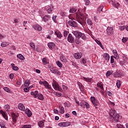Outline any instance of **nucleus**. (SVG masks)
Wrapping results in <instances>:
<instances>
[{
	"label": "nucleus",
	"instance_id": "48",
	"mask_svg": "<svg viewBox=\"0 0 128 128\" xmlns=\"http://www.w3.org/2000/svg\"><path fill=\"white\" fill-rule=\"evenodd\" d=\"M112 6L116 8H118V7L120 6V4H118V2H114V3H112Z\"/></svg>",
	"mask_w": 128,
	"mask_h": 128
},
{
	"label": "nucleus",
	"instance_id": "50",
	"mask_svg": "<svg viewBox=\"0 0 128 128\" xmlns=\"http://www.w3.org/2000/svg\"><path fill=\"white\" fill-rule=\"evenodd\" d=\"M3 90H5V92H9V94H10V90L9 89L8 87H4L3 88Z\"/></svg>",
	"mask_w": 128,
	"mask_h": 128
},
{
	"label": "nucleus",
	"instance_id": "54",
	"mask_svg": "<svg viewBox=\"0 0 128 128\" xmlns=\"http://www.w3.org/2000/svg\"><path fill=\"white\" fill-rule=\"evenodd\" d=\"M22 128H32V126L30 124L24 125Z\"/></svg>",
	"mask_w": 128,
	"mask_h": 128
},
{
	"label": "nucleus",
	"instance_id": "38",
	"mask_svg": "<svg viewBox=\"0 0 128 128\" xmlns=\"http://www.w3.org/2000/svg\"><path fill=\"white\" fill-rule=\"evenodd\" d=\"M80 62L84 64V66H86V60L85 58H82L80 61Z\"/></svg>",
	"mask_w": 128,
	"mask_h": 128
},
{
	"label": "nucleus",
	"instance_id": "5",
	"mask_svg": "<svg viewBox=\"0 0 128 128\" xmlns=\"http://www.w3.org/2000/svg\"><path fill=\"white\" fill-rule=\"evenodd\" d=\"M91 102L92 104L94 106H98V104H100V103L98 102V100L95 97L91 96L90 97Z\"/></svg>",
	"mask_w": 128,
	"mask_h": 128
},
{
	"label": "nucleus",
	"instance_id": "44",
	"mask_svg": "<svg viewBox=\"0 0 128 128\" xmlns=\"http://www.w3.org/2000/svg\"><path fill=\"white\" fill-rule=\"evenodd\" d=\"M30 46L34 50H36V46H34V43L31 42H30Z\"/></svg>",
	"mask_w": 128,
	"mask_h": 128
},
{
	"label": "nucleus",
	"instance_id": "27",
	"mask_svg": "<svg viewBox=\"0 0 128 128\" xmlns=\"http://www.w3.org/2000/svg\"><path fill=\"white\" fill-rule=\"evenodd\" d=\"M114 72V71L112 70H108L106 72V78H108L110 76H112V73Z\"/></svg>",
	"mask_w": 128,
	"mask_h": 128
},
{
	"label": "nucleus",
	"instance_id": "18",
	"mask_svg": "<svg viewBox=\"0 0 128 128\" xmlns=\"http://www.w3.org/2000/svg\"><path fill=\"white\" fill-rule=\"evenodd\" d=\"M18 108L22 112H24V110H26V107L24 106V104L20 103L18 105Z\"/></svg>",
	"mask_w": 128,
	"mask_h": 128
},
{
	"label": "nucleus",
	"instance_id": "28",
	"mask_svg": "<svg viewBox=\"0 0 128 128\" xmlns=\"http://www.w3.org/2000/svg\"><path fill=\"white\" fill-rule=\"evenodd\" d=\"M16 56L18 58H20V60H24V56H22V54H17Z\"/></svg>",
	"mask_w": 128,
	"mask_h": 128
},
{
	"label": "nucleus",
	"instance_id": "60",
	"mask_svg": "<svg viewBox=\"0 0 128 128\" xmlns=\"http://www.w3.org/2000/svg\"><path fill=\"white\" fill-rule=\"evenodd\" d=\"M52 20L54 22H56V16H54L52 18Z\"/></svg>",
	"mask_w": 128,
	"mask_h": 128
},
{
	"label": "nucleus",
	"instance_id": "56",
	"mask_svg": "<svg viewBox=\"0 0 128 128\" xmlns=\"http://www.w3.org/2000/svg\"><path fill=\"white\" fill-rule=\"evenodd\" d=\"M74 42L76 43V44H80V40L79 39H76L75 40H74Z\"/></svg>",
	"mask_w": 128,
	"mask_h": 128
},
{
	"label": "nucleus",
	"instance_id": "10",
	"mask_svg": "<svg viewBox=\"0 0 128 128\" xmlns=\"http://www.w3.org/2000/svg\"><path fill=\"white\" fill-rule=\"evenodd\" d=\"M72 33L76 36V38H80L82 34L81 32H80L79 31H73Z\"/></svg>",
	"mask_w": 128,
	"mask_h": 128
},
{
	"label": "nucleus",
	"instance_id": "12",
	"mask_svg": "<svg viewBox=\"0 0 128 128\" xmlns=\"http://www.w3.org/2000/svg\"><path fill=\"white\" fill-rule=\"evenodd\" d=\"M0 114H2V116H3L4 118V119L6 120H8V114H6V112L2 110H0Z\"/></svg>",
	"mask_w": 128,
	"mask_h": 128
},
{
	"label": "nucleus",
	"instance_id": "23",
	"mask_svg": "<svg viewBox=\"0 0 128 128\" xmlns=\"http://www.w3.org/2000/svg\"><path fill=\"white\" fill-rule=\"evenodd\" d=\"M114 78H120L122 76V74L120 72H115L114 74Z\"/></svg>",
	"mask_w": 128,
	"mask_h": 128
},
{
	"label": "nucleus",
	"instance_id": "4",
	"mask_svg": "<svg viewBox=\"0 0 128 128\" xmlns=\"http://www.w3.org/2000/svg\"><path fill=\"white\" fill-rule=\"evenodd\" d=\"M71 124L70 122H61L58 124V126H61L62 128H66V126H70Z\"/></svg>",
	"mask_w": 128,
	"mask_h": 128
},
{
	"label": "nucleus",
	"instance_id": "22",
	"mask_svg": "<svg viewBox=\"0 0 128 128\" xmlns=\"http://www.w3.org/2000/svg\"><path fill=\"white\" fill-rule=\"evenodd\" d=\"M38 126L40 128H44V120L39 121L38 122Z\"/></svg>",
	"mask_w": 128,
	"mask_h": 128
},
{
	"label": "nucleus",
	"instance_id": "7",
	"mask_svg": "<svg viewBox=\"0 0 128 128\" xmlns=\"http://www.w3.org/2000/svg\"><path fill=\"white\" fill-rule=\"evenodd\" d=\"M67 40L70 44H74V37L71 34H69L67 38Z\"/></svg>",
	"mask_w": 128,
	"mask_h": 128
},
{
	"label": "nucleus",
	"instance_id": "39",
	"mask_svg": "<svg viewBox=\"0 0 128 128\" xmlns=\"http://www.w3.org/2000/svg\"><path fill=\"white\" fill-rule=\"evenodd\" d=\"M60 60L62 61L63 62H66V57H64V56H61L60 57Z\"/></svg>",
	"mask_w": 128,
	"mask_h": 128
},
{
	"label": "nucleus",
	"instance_id": "31",
	"mask_svg": "<svg viewBox=\"0 0 128 128\" xmlns=\"http://www.w3.org/2000/svg\"><path fill=\"white\" fill-rule=\"evenodd\" d=\"M4 108L6 112H10V105L6 104L4 106Z\"/></svg>",
	"mask_w": 128,
	"mask_h": 128
},
{
	"label": "nucleus",
	"instance_id": "45",
	"mask_svg": "<svg viewBox=\"0 0 128 128\" xmlns=\"http://www.w3.org/2000/svg\"><path fill=\"white\" fill-rule=\"evenodd\" d=\"M80 38L84 40H86V35L84 33H82Z\"/></svg>",
	"mask_w": 128,
	"mask_h": 128
},
{
	"label": "nucleus",
	"instance_id": "2",
	"mask_svg": "<svg viewBox=\"0 0 128 128\" xmlns=\"http://www.w3.org/2000/svg\"><path fill=\"white\" fill-rule=\"evenodd\" d=\"M76 21L80 24H82V26H86V21L84 20L82 18H80L77 14H76Z\"/></svg>",
	"mask_w": 128,
	"mask_h": 128
},
{
	"label": "nucleus",
	"instance_id": "14",
	"mask_svg": "<svg viewBox=\"0 0 128 128\" xmlns=\"http://www.w3.org/2000/svg\"><path fill=\"white\" fill-rule=\"evenodd\" d=\"M33 28L35 30H38V32H41L42 30V26L38 25V24H34L32 26Z\"/></svg>",
	"mask_w": 128,
	"mask_h": 128
},
{
	"label": "nucleus",
	"instance_id": "35",
	"mask_svg": "<svg viewBox=\"0 0 128 128\" xmlns=\"http://www.w3.org/2000/svg\"><path fill=\"white\" fill-rule=\"evenodd\" d=\"M6 46H8V42H4L1 43V46H2V48H6Z\"/></svg>",
	"mask_w": 128,
	"mask_h": 128
},
{
	"label": "nucleus",
	"instance_id": "20",
	"mask_svg": "<svg viewBox=\"0 0 128 128\" xmlns=\"http://www.w3.org/2000/svg\"><path fill=\"white\" fill-rule=\"evenodd\" d=\"M48 46L50 50H53V48H54V46H56V44L54 42H51L48 43Z\"/></svg>",
	"mask_w": 128,
	"mask_h": 128
},
{
	"label": "nucleus",
	"instance_id": "43",
	"mask_svg": "<svg viewBox=\"0 0 128 128\" xmlns=\"http://www.w3.org/2000/svg\"><path fill=\"white\" fill-rule=\"evenodd\" d=\"M56 64H57V66L59 67V68H62V62H60L59 60H58L57 62H56Z\"/></svg>",
	"mask_w": 128,
	"mask_h": 128
},
{
	"label": "nucleus",
	"instance_id": "53",
	"mask_svg": "<svg viewBox=\"0 0 128 128\" xmlns=\"http://www.w3.org/2000/svg\"><path fill=\"white\" fill-rule=\"evenodd\" d=\"M114 56H111L110 57V64H114Z\"/></svg>",
	"mask_w": 128,
	"mask_h": 128
},
{
	"label": "nucleus",
	"instance_id": "9",
	"mask_svg": "<svg viewBox=\"0 0 128 128\" xmlns=\"http://www.w3.org/2000/svg\"><path fill=\"white\" fill-rule=\"evenodd\" d=\"M118 118H120V114H116L114 117L111 118L110 121L111 122H118Z\"/></svg>",
	"mask_w": 128,
	"mask_h": 128
},
{
	"label": "nucleus",
	"instance_id": "58",
	"mask_svg": "<svg viewBox=\"0 0 128 128\" xmlns=\"http://www.w3.org/2000/svg\"><path fill=\"white\" fill-rule=\"evenodd\" d=\"M84 106L86 107V108H90V104L88 102H85Z\"/></svg>",
	"mask_w": 128,
	"mask_h": 128
},
{
	"label": "nucleus",
	"instance_id": "64",
	"mask_svg": "<svg viewBox=\"0 0 128 128\" xmlns=\"http://www.w3.org/2000/svg\"><path fill=\"white\" fill-rule=\"evenodd\" d=\"M126 26H120V30H124V28H126Z\"/></svg>",
	"mask_w": 128,
	"mask_h": 128
},
{
	"label": "nucleus",
	"instance_id": "57",
	"mask_svg": "<svg viewBox=\"0 0 128 128\" xmlns=\"http://www.w3.org/2000/svg\"><path fill=\"white\" fill-rule=\"evenodd\" d=\"M116 127L118 128H124V126H122V125H121L120 124H116Z\"/></svg>",
	"mask_w": 128,
	"mask_h": 128
},
{
	"label": "nucleus",
	"instance_id": "40",
	"mask_svg": "<svg viewBox=\"0 0 128 128\" xmlns=\"http://www.w3.org/2000/svg\"><path fill=\"white\" fill-rule=\"evenodd\" d=\"M76 12V8H72L70 9L69 12H70L71 14H74V12Z\"/></svg>",
	"mask_w": 128,
	"mask_h": 128
},
{
	"label": "nucleus",
	"instance_id": "49",
	"mask_svg": "<svg viewBox=\"0 0 128 128\" xmlns=\"http://www.w3.org/2000/svg\"><path fill=\"white\" fill-rule=\"evenodd\" d=\"M114 58H115V60H120V55H118V53H116L115 54H114Z\"/></svg>",
	"mask_w": 128,
	"mask_h": 128
},
{
	"label": "nucleus",
	"instance_id": "13",
	"mask_svg": "<svg viewBox=\"0 0 128 128\" xmlns=\"http://www.w3.org/2000/svg\"><path fill=\"white\" fill-rule=\"evenodd\" d=\"M74 58L76 60H80L82 58V54L81 52H76L74 54Z\"/></svg>",
	"mask_w": 128,
	"mask_h": 128
},
{
	"label": "nucleus",
	"instance_id": "16",
	"mask_svg": "<svg viewBox=\"0 0 128 128\" xmlns=\"http://www.w3.org/2000/svg\"><path fill=\"white\" fill-rule=\"evenodd\" d=\"M44 86L46 88H48V90H52V86L48 84V82L46 80L44 81Z\"/></svg>",
	"mask_w": 128,
	"mask_h": 128
},
{
	"label": "nucleus",
	"instance_id": "3",
	"mask_svg": "<svg viewBox=\"0 0 128 128\" xmlns=\"http://www.w3.org/2000/svg\"><path fill=\"white\" fill-rule=\"evenodd\" d=\"M50 70L54 74H57L58 76H60V72L54 67H50Z\"/></svg>",
	"mask_w": 128,
	"mask_h": 128
},
{
	"label": "nucleus",
	"instance_id": "6",
	"mask_svg": "<svg viewBox=\"0 0 128 128\" xmlns=\"http://www.w3.org/2000/svg\"><path fill=\"white\" fill-rule=\"evenodd\" d=\"M68 24L69 26H72V28H78V23L72 19L69 20L68 22Z\"/></svg>",
	"mask_w": 128,
	"mask_h": 128
},
{
	"label": "nucleus",
	"instance_id": "19",
	"mask_svg": "<svg viewBox=\"0 0 128 128\" xmlns=\"http://www.w3.org/2000/svg\"><path fill=\"white\" fill-rule=\"evenodd\" d=\"M109 114L110 116V118H112L116 114V110L114 109H110L109 112Z\"/></svg>",
	"mask_w": 128,
	"mask_h": 128
},
{
	"label": "nucleus",
	"instance_id": "59",
	"mask_svg": "<svg viewBox=\"0 0 128 128\" xmlns=\"http://www.w3.org/2000/svg\"><path fill=\"white\" fill-rule=\"evenodd\" d=\"M24 92H30V88H24Z\"/></svg>",
	"mask_w": 128,
	"mask_h": 128
},
{
	"label": "nucleus",
	"instance_id": "55",
	"mask_svg": "<svg viewBox=\"0 0 128 128\" xmlns=\"http://www.w3.org/2000/svg\"><path fill=\"white\" fill-rule=\"evenodd\" d=\"M86 3V6H88L90 4V0H84Z\"/></svg>",
	"mask_w": 128,
	"mask_h": 128
},
{
	"label": "nucleus",
	"instance_id": "25",
	"mask_svg": "<svg viewBox=\"0 0 128 128\" xmlns=\"http://www.w3.org/2000/svg\"><path fill=\"white\" fill-rule=\"evenodd\" d=\"M82 80L84 82H92V78H90L88 77H87V78L83 77L82 78Z\"/></svg>",
	"mask_w": 128,
	"mask_h": 128
},
{
	"label": "nucleus",
	"instance_id": "47",
	"mask_svg": "<svg viewBox=\"0 0 128 128\" xmlns=\"http://www.w3.org/2000/svg\"><path fill=\"white\" fill-rule=\"evenodd\" d=\"M103 9H104V6H101L98 8V10L100 14H102V12Z\"/></svg>",
	"mask_w": 128,
	"mask_h": 128
},
{
	"label": "nucleus",
	"instance_id": "8",
	"mask_svg": "<svg viewBox=\"0 0 128 128\" xmlns=\"http://www.w3.org/2000/svg\"><path fill=\"white\" fill-rule=\"evenodd\" d=\"M114 28L108 27L107 29L106 30V32H107V34H108V36H112V34H114Z\"/></svg>",
	"mask_w": 128,
	"mask_h": 128
},
{
	"label": "nucleus",
	"instance_id": "36",
	"mask_svg": "<svg viewBox=\"0 0 128 128\" xmlns=\"http://www.w3.org/2000/svg\"><path fill=\"white\" fill-rule=\"evenodd\" d=\"M79 14L82 18H88V14H86L85 13H82L80 12H79Z\"/></svg>",
	"mask_w": 128,
	"mask_h": 128
},
{
	"label": "nucleus",
	"instance_id": "29",
	"mask_svg": "<svg viewBox=\"0 0 128 128\" xmlns=\"http://www.w3.org/2000/svg\"><path fill=\"white\" fill-rule=\"evenodd\" d=\"M11 66L14 70H18V67L15 66L14 64H11Z\"/></svg>",
	"mask_w": 128,
	"mask_h": 128
},
{
	"label": "nucleus",
	"instance_id": "51",
	"mask_svg": "<svg viewBox=\"0 0 128 128\" xmlns=\"http://www.w3.org/2000/svg\"><path fill=\"white\" fill-rule=\"evenodd\" d=\"M116 85L117 88H120V80H117Z\"/></svg>",
	"mask_w": 128,
	"mask_h": 128
},
{
	"label": "nucleus",
	"instance_id": "63",
	"mask_svg": "<svg viewBox=\"0 0 128 128\" xmlns=\"http://www.w3.org/2000/svg\"><path fill=\"white\" fill-rule=\"evenodd\" d=\"M62 88L64 90L66 91V90H68V86H64V85H62Z\"/></svg>",
	"mask_w": 128,
	"mask_h": 128
},
{
	"label": "nucleus",
	"instance_id": "15",
	"mask_svg": "<svg viewBox=\"0 0 128 128\" xmlns=\"http://www.w3.org/2000/svg\"><path fill=\"white\" fill-rule=\"evenodd\" d=\"M24 112H25V114H26L28 118H30V116H32V111H30V109L28 108H26Z\"/></svg>",
	"mask_w": 128,
	"mask_h": 128
},
{
	"label": "nucleus",
	"instance_id": "26",
	"mask_svg": "<svg viewBox=\"0 0 128 128\" xmlns=\"http://www.w3.org/2000/svg\"><path fill=\"white\" fill-rule=\"evenodd\" d=\"M38 100H44V95L42 94H38V96H37Z\"/></svg>",
	"mask_w": 128,
	"mask_h": 128
},
{
	"label": "nucleus",
	"instance_id": "21",
	"mask_svg": "<svg viewBox=\"0 0 128 128\" xmlns=\"http://www.w3.org/2000/svg\"><path fill=\"white\" fill-rule=\"evenodd\" d=\"M31 95L33 96L34 98H38V90H36L34 92H32Z\"/></svg>",
	"mask_w": 128,
	"mask_h": 128
},
{
	"label": "nucleus",
	"instance_id": "11",
	"mask_svg": "<svg viewBox=\"0 0 128 128\" xmlns=\"http://www.w3.org/2000/svg\"><path fill=\"white\" fill-rule=\"evenodd\" d=\"M50 18H52V17H50V16L46 15L43 17L42 21L44 22H48L50 20Z\"/></svg>",
	"mask_w": 128,
	"mask_h": 128
},
{
	"label": "nucleus",
	"instance_id": "1",
	"mask_svg": "<svg viewBox=\"0 0 128 128\" xmlns=\"http://www.w3.org/2000/svg\"><path fill=\"white\" fill-rule=\"evenodd\" d=\"M52 86L55 90H58V92H62V88H60L58 83L54 80H53L52 82Z\"/></svg>",
	"mask_w": 128,
	"mask_h": 128
},
{
	"label": "nucleus",
	"instance_id": "24",
	"mask_svg": "<svg viewBox=\"0 0 128 128\" xmlns=\"http://www.w3.org/2000/svg\"><path fill=\"white\" fill-rule=\"evenodd\" d=\"M103 58L106 60H110V54L108 53H105L103 54Z\"/></svg>",
	"mask_w": 128,
	"mask_h": 128
},
{
	"label": "nucleus",
	"instance_id": "33",
	"mask_svg": "<svg viewBox=\"0 0 128 128\" xmlns=\"http://www.w3.org/2000/svg\"><path fill=\"white\" fill-rule=\"evenodd\" d=\"M60 108V114H64V106H59Z\"/></svg>",
	"mask_w": 128,
	"mask_h": 128
},
{
	"label": "nucleus",
	"instance_id": "37",
	"mask_svg": "<svg viewBox=\"0 0 128 128\" xmlns=\"http://www.w3.org/2000/svg\"><path fill=\"white\" fill-rule=\"evenodd\" d=\"M86 21L87 22V24L88 26H92V24H94L92 21L90 19H87Z\"/></svg>",
	"mask_w": 128,
	"mask_h": 128
},
{
	"label": "nucleus",
	"instance_id": "61",
	"mask_svg": "<svg viewBox=\"0 0 128 128\" xmlns=\"http://www.w3.org/2000/svg\"><path fill=\"white\" fill-rule=\"evenodd\" d=\"M77 84L80 90H82V83H80V82H78Z\"/></svg>",
	"mask_w": 128,
	"mask_h": 128
},
{
	"label": "nucleus",
	"instance_id": "62",
	"mask_svg": "<svg viewBox=\"0 0 128 128\" xmlns=\"http://www.w3.org/2000/svg\"><path fill=\"white\" fill-rule=\"evenodd\" d=\"M16 84L18 86H20L22 84V81L20 80H17Z\"/></svg>",
	"mask_w": 128,
	"mask_h": 128
},
{
	"label": "nucleus",
	"instance_id": "41",
	"mask_svg": "<svg viewBox=\"0 0 128 128\" xmlns=\"http://www.w3.org/2000/svg\"><path fill=\"white\" fill-rule=\"evenodd\" d=\"M95 42H96V44H98V46H100V48H102V44L100 41L98 40H96Z\"/></svg>",
	"mask_w": 128,
	"mask_h": 128
},
{
	"label": "nucleus",
	"instance_id": "30",
	"mask_svg": "<svg viewBox=\"0 0 128 128\" xmlns=\"http://www.w3.org/2000/svg\"><path fill=\"white\" fill-rule=\"evenodd\" d=\"M30 84V80H26L24 83V86H28Z\"/></svg>",
	"mask_w": 128,
	"mask_h": 128
},
{
	"label": "nucleus",
	"instance_id": "32",
	"mask_svg": "<svg viewBox=\"0 0 128 128\" xmlns=\"http://www.w3.org/2000/svg\"><path fill=\"white\" fill-rule=\"evenodd\" d=\"M52 6H51L48 7L47 9V13L48 14H52Z\"/></svg>",
	"mask_w": 128,
	"mask_h": 128
},
{
	"label": "nucleus",
	"instance_id": "42",
	"mask_svg": "<svg viewBox=\"0 0 128 128\" xmlns=\"http://www.w3.org/2000/svg\"><path fill=\"white\" fill-rule=\"evenodd\" d=\"M97 86L98 88H100V90H104V86H102V84L98 82L97 84Z\"/></svg>",
	"mask_w": 128,
	"mask_h": 128
},
{
	"label": "nucleus",
	"instance_id": "52",
	"mask_svg": "<svg viewBox=\"0 0 128 128\" xmlns=\"http://www.w3.org/2000/svg\"><path fill=\"white\" fill-rule=\"evenodd\" d=\"M68 34V32H67L66 30L64 31V36L65 38H66Z\"/></svg>",
	"mask_w": 128,
	"mask_h": 128
},
{
	"label": "nucleus",
	"instance_id": "34",
	"mask_svg": "<svg viewBox=\"0 0 128 128\" xmlns=\"http://www.w3.org/2000/svg\"><path fill=\"white\" fill-rule=\"evenodd\" d=\"M42 62L44 64V66H46L48 64V60L46 58H42Z\"/></svg>",
	"mask_w": 128,
	"mask_h": 128
},
{
	"label": "nucleus",
	"instance_id": "17",
	"mask_svg": "<svg viewBox=\"0 0 128 128\" xmlns=\"http://www.w3.org/2000/svg\"><path fill=\"white\" fill-rule=\"evenodd\" d=\"M54 34H56V36H57V38H58L60 39V38H62V34L58 30H54Z\"/></svg>",
	"mask_w": 128,
	"mask_h": 128
},
{
	"label": "nucleus",
	"instance_id": "46",
	"mask_svg": "<svg viewBox=\"0 0 128 128\" xmlns=\"http://www.w3.org/2000/svg\"><path fill=\"white\" fill-rule=\"evenodd\" d=\"M13 124H14L16 122V115L14 114L12 116Z\"/></svg>",
	"mask_w": 128,
	"mask_h": 128
}]
</instances>
